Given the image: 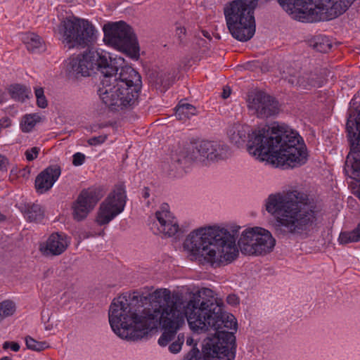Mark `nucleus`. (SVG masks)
Wrapping results in <instances>:
<instances>
[{"label": "nucleus", "instance_id": "obj_1", "mask_svg": "<svg viewBox=\"0 0 360 360\" xmlns=\"http://www.w3.org/2000/svg\"><path fill=\"white\" fill-rule=\"evenodd\" d=\"M186 295L167 288L148 295L141 289L128 291L112 300L108 315H233L225 313L223 301L214 298L209 288Z\"/></svg>", "mask_w": 360, "mask_h": 360}, {"label": "nucleus", "instance_id": "obj_2", "mask_svg": "<svg viewBox=\"0 0 360 360\" xmlns=\"http://www.w3.org/2000/svg\"><path fill=\"white\" fill-rule=\"evenodd\" d=\"M247 149L259 161L276 167H296L307 160V151L297 132L283 126L259 127L249 134Z\"/></svg>", "mask_w": 360, "mask_h": 360}, {"label": "nucleus", "instance_id": "obj_3", "mask_svg": "<svg viewBox=\"0 0 360 360\" xmlns=\"http://www.w3.org/2000/svg\"><path fill=\"white\" fill-rule=\"evenodd\" d=\"M266 211L275 215L274 229L279 238L301 236L316 221L314 206L307 195L297 191L271 194L266 201Z\"/></svg>", "mask_w": 360, "mask_h": 360}, {"label": "nucleus", "instance_id": "obj_4", "mask_svg": "<svg viewBox=\"0 0 360 360\" xmlns=\"http://www.w3.org/2000/svg\"><path fill=\"white\" fill-rule=\"evenodd\" d=\"M191 330L197 334L213 333L203 341L205 360H234L238 330L236 316H185Z\"/></svg>", "mask_w": 360, "mask_h": 360}, {"label": "nucleus", "instance_id": "obj_5", "mask_svg": "<svg viewBox=\"0 0 360 360\" xmlns=\"http://www.w3.org/2000/svg\"><path fill=\"white\" fill-rule=\"evenodd\" d=\"M240 227L231 230L219 227L200 228L191 232L184 248L196 257H202L212 266L226 265L238 255L236 245Z\"/></svg>", "mask_w": 360, "mask_h": 360}, {"label": "nucleus", "instance_id": "obj_6", "mask_svg": "<svg viewBox=\"0 0 360 360\" xmlns=\"http://www.w3.org/2000/svg\"><path fill=\"white\" fill-rule=\"evenodd\" d=\"M113 332L120 338L139 341L148 339L159 328L162 335L158 344L167 346L185 324V316H108Z\"/></svg>", "mask_w": 360, "mask_h": 360}, {"label": "nucleus", "instance_id": "obj_7", "mask_svg": "<svg viewBox=\"0 0 360 360\" xmlns=\"http://www.w3.org/2000/svg\"><path fill=\"white\" fill-rule=\"evenodd\" d=\"M119 70L109 72L99 85L98 94L112 111L129 110L139 103L142 87L141 77L130 66L117 64Z\"/></svg>", "mask_w": 360, "mask_h": 360}, {"label": "nucleus", "instance_id": "obj_8", "mask_svg": "<svg viewBox=\"0 0 360 360\" xmlns=\"http://www.w3.org/2000/svg\"><path fill=\"white\" fill-rule=\"evenodd\" d=\"M257 0H233L226 4L224 13L227 28L233 38L247 41L255 33L254 11Z\"/></svg>", "mask_w": 360, "mask_h": 360}, {"label": "nucleus", "instance_id": "obj_9", "mask_svg": "<svg viewBox=\"0 0 360 360\" xmlns=\"http://www.w3.org/2000/svg\"><path fill=\"white\" fill-rule=\"evenodd\" d=\"M123 65L124 60L121 57L110 58L108 61L106 56H103L97 51H84L75 57L69 59L67 65V71L69 75L79 78L80 77H89L98 70L103 75V77L109 72L119 70L117 64Z\"/></svg>", "mask_w": 360, "mask_h": 360}, {"label": "nucleus", "instance_id": "obj_10", "mask_svg": "<svg viewBox=\"0 0 360 360\" xmlns=\"http://www.w3.org/2000/svg\"><path fill=\"white\" fill-rule=\"evenodd\" d=\"M104 41L131 58L139 57V46L132 28L124 21L108 22L103 26Z\"/></svg>", "mask_w": 360, "mask_h": 360}, {"label": "nucleus", "instance_id": "obj_11", "mask_svg": "<svg viewBox=\"0 0 360 360\" xmlns=\"http://www.w3.org/2000/svg\"><path fill=\"white\" fill-rule=\"evenodd\" d=\"M355 0H302L299 13L311 22L325 21L345 13Z\"/></svg>", "mask_w": 360, "mask_h": 360}, {"label": "nucleus", "instance_id": "obj_12", "mask_svg": "<svg viewBox=\"0 0 360 360\" xmlns=\"http://www.w3.org/2000/svg\"><path fill=\"white\" fill-rule=\"evenodd\" d=\"M63 42L69 49L75 46L84 48L96 38V30L87 20L72 17L61 22Z\"/></svg>", "mask_w": 360, "mask_h": 360}, {"label": "nucleus", "instance_id": "obj_13", "mask_svg": "<svg viewBox=\"0 0 360 360\" xmlns=\"http://www.w3.org/2000/svg\"><path fill=\"white\" fill-rule=\"evenodd\" d=\"M276 245V240L268 230L254 227L243 231L238 245L243 254L261 255L271 252Z\"/></svg>", "mask_w": 360, "mask_h": 360}, {"label": "nucleus", "instance_id": "obj_14", "mask_svg": "<svg viewBox=\"0 0 360 360\" xmlns=\"http://www.w3.org/2000/svg\"><path fill=\"white\" fill-rule=\"evenodd\" d=\"M124 191L122 188L110 193L107 198L100 205L97 212L96 222L99 226L110 223L117 215L121 213L125 206Z\"/></svg>", "mask_w": 360, "mask_h": 360}, {"label": "nucleus", "instance_id": "obj_15", "mask_svg": "<svg viewBox=\"0 0 360 360\" xmlns=\"http://www.w3.org/2000/svg\"><path fill=\"white\" fill-rule=\"evenodd\" d=\"M248 108L258 118L265 119L278 114L280 105L274 97L259 91L249 96Z\"/></svg>", "mask_w": 360, "mask_h": 360}, {"label": "nucleus", "instance_id": "obj_16", "mask_svg": "<svg viewBox=\"0 0 360 360\" xmlns=\"http://www.w3.org/2000/svg\"><path fill=\"white\" fill-rule=\"evenodd\" d=\"M101 198L100 193L96 189L83 190L72 204L73 219L77 221L86 219Z\"/></svg>", "mask_w": 360, "mask_h": 360}, {"label": "nucleus", "instance_id": "obj_17", "mask_svg": "<svg viewBox=\"0 0 360 360\" xmlns=\"http://www.w3.org/2000/svg\"><path fill=\"white\" fill-rule=\"evenodd\" d=\"M215 142L216 141H200L195 148L188 149L185 152H181L179 158L175 160V163H176L180 168L184 169L196 160L198 156L211 160V159H213V157H215L213 155V148Z\"/></svg>", "mask_w": 360, "mask_h": 360}, {"label": "nucleus", "instance_id": "obj_18", "mask_svg": "<svg viewBox=\"0 0 360 360\" xmlns=\"http://www.w3.org/2000/svg\"><path fill=\"white\" fill-rule=\"evenodd\" d=\"M168 205H163L160 210L155 212V218L158 222L156 224L160 233L169 237L174 236L179 231L176 219L167 210Z\"/></svg>", "mask_w": 360, "mask_h": 360}, {"label": "nucleus", "instance_id": "obj_19", "mask_svg": "<svg viewBox=\"0 0 360 360\" xmlns=\"http://www.w3.org/2000/svg\"><path fill=\"white\" fill-rule=\"evenodd\" d=\"M61 173L58 165H51L41 172L35 179V188L39 193H44L50 190L58 180Z\"/></svg>", "mask_w": 360, "mask_h": 360}, {"label": "nucleus", "instance_id": "obj_20", "mask_svg": "<svg viewBox=\"0 0 360 360\" xmlns=\"http://www.w3.org/2000/svg\"><path fill=\"white\" fill-rule=\"evenodd\" d=\"M68 243L65 235L55 233L49 237L45 247L41 246L40 250L46 255H60L68 248Z\"/></svg>", "mask_w": 360, "mask_h": 360}, {"label": "nucleus", "instance_id": "obj_21", "mask_svg": "<svg viewBox=\"0 0 360 360\" xmlns=\"http://www.w3.org/2000/svg\"><path fill=\"white\" fill-rule=\"evenodd\" d=\"M25 43L27 50L30 52H43L46 50L44 41L35 33L28 34L25 39Z\"/></svg>", "mask_w": 360, "mask_h": 360}, {"label": "nucleus", "instance_id": "obj_22", "mask_svg": "<svg viewBox=\"0 0 360 360\" xmlns=\"http://www.w3.org/2000/svg\"><path fill=\"white\" fill-rule=\"evenodd\" d=\"M321 85V81L316 74L304 73L300 77L297 87L302 89H309L311 87H319Z\"/></svg>", "mask_w": 360, "mask_h": 360}, {"label": "nucleus", "instance_id": "obj_23", "mask_svg": "<svg viewBox=\"0 0 360 360\" xmlns=\"http://www.w3.org/2000/svg\"><path fill=\"white\" fill-rule=\"evenodd\" d=\"M175 115L179 120L184 121L196 114V108L189 103H179L176 107Z\"/></svg>", "mask_w": 360, "mask_h": 360}, {"label": "nucleus", "instance_id": "obj_24", "mask_svg": "<svg viewBox=\"0 0 360 360\" xmlns=\"http://www.w3.org/2000/svg\"><path fill=\"white\" fill-rule=\"evenodd\" d=\"M338 240L340 244H347L360 241V222L353 231L341 232Z\"/></svg>", "mask_w": 360, "mask_h": 360}, {"label": "nucleus", "instance_id": "obj_25", "mask_svg": "<svg viewBox=\"0 0 360 360\" xmlns=\"http://www.w3.org/2000/svg\"><path fill=\"white\" fill-rule=\"evenodd\" d=\"M25 214L30 221H39L44 217V211L41 207L37 204L28 205Z\"/></svg>", "mask_w": 360, "mask_h": 360}, {"label": "nucleus", "instance_id": "obj_26", "mask_svg": "<svg viewBox=\"0 0 360 360\" xmlns=\"http://www.w3.org/2000/svg\"><path fill=\"white\" fill-rule=\"evenodd\" d=\"M229 155V146L222 142L216 141L213 148V155L215 157H213V159H211V160L218 161L219 160H224L227 158Z\"/></svg>", "mask_w": 360, "mask_h": 360}, {"label": "nucleus", "instance_id": "obj_27", "mask_svg": "<svg viewBox=\"0 0 360 360\" xmlns=\"http://www.w3.org/2000/svg\"><path fill=\"white\" fill-rule=\"evenodd\" d=\"M8 91L11 98L16 101H24L27 97L26 88L20 84L11 85Z\"/></svg>", "mask_w": 360, "mask_h": 360}, {"label": "nucleus", "instance_id": "obj_28", "mask_svg": "<svg viewBox=\"0 0 360 360\" xmlns=\"http://www.w3.org/2000/svg\"><path fill=\"white\" fill-rule=\"evenodd\" d=\"M301 77L300 73L296 70L289 67L283 72L282 77L292 86H298L300 77Z\"/></svg>", "mask_w": 360, "mask_h": 360}, {"label": "nucleus", "instance_id": "obj_29", "mask_svg": "<svg viewBox=\"0 0 360 360\" xmlns=\"http://www.w3.org/2000/svg\"><path fill=\"white\" fill-rule=\"evenodd\" d=\"M25 343L29 349L37 352H41L49 347L46 342H37L30 336H27L25 338Z\"/></svg>", "mask_w": 360, "mask_h": 360}, {"label": "nucleus", "instance_id": "obj_30", "mask_svg": "<svg viewBox=\"0 0 360 360\" xmlns=\"http://www.w3.org/2000/svg\"><path fill=\"white\" fill-rule=\"evenodd\" d=\"M15 304L11 300H6L0 302V315H13L15 312Z\"/></svg>", "mask_w": 360, "mask_h": 360}, {"label": "nucleus", "instance_id": "obj_31", "mask_svg": "<svg viewBox=\"0 0 360 360\" xmlns=\"http://www.w3.org/2000/svg\"><path fill=\"white\" fill-rule=\"evenodd\" d=\"M39 118V116H37L36 115H28L25 116L23 122L22 124V131H24V132L30 131L35 126Z\"/></svg>", "mask_w": 360, "mask_h": 360}, {"label": "nucleus", "instance_id": "obj_32", "mask_svg": "<svg viewBox=\"0 0 360 360\" xmlns=\"http://www.w3.org/2000/svg\"><path fill=\"white\" fill-rule=\"evenodd\" d=\"M170 74L167 71H160L157 73L155 83L162 86L164 88H168L171 84Z\"/></svg>", "mask_w": 360, "mask_h": 360}, {"label": "nucleus", "instance_id": "obj_33", "mask_svg": "<svg viewBox=\"0 0 360 360\" xmlns=\"http://www.w3.org/2000/svg\"><path fill=\"white\" fill-rule=\"evenodd\" d=\"M314 48L319 52L326 53L330 50L332 45L326 38H321L315 42Z\"/></svg>", "mask_w": 360, "mask_h": 360}, {"label": "nucleus", "instance_id": "obj_34", "mask_svg": "<svg viewBox=\"0 0 360 360\" xmlns=\"http://www.w3.org/2000/svg\"><path fill=\"white\" fill-rule=\"evenodd\" d=\"M184 342V334H179L177 336V340L174 342H173L169 346V350L173 353L176 354L180 352L181 347Z\"/></svg>", "mask_w": 360, "mask_h": 360}, {"label": "nucleus", "instance_id": "obj_35", "mask_svg": "<svg viewBox=\"0 0 360 360\" xmlns=\"http://www.w3.org/2000/svg\"><path fill=\"white\" fill-rule=\"evenodd\" d=\"M42 322L45 326V329L47 330H52L54 326H56L58 321L56 316H42Z\"/></svg>", "mask_w": 360, "mask_h": 360}, {"label": "nucleus", "instance_id": "obj_36", "mask_svg": "<svg viewBox=\"0 0 360 360\" xmlns=\"http://www.w3.org/2000/svg\"><path fill=\"white\" fill-rule=\"evenodd\" d=\"M184 360H205L202 358L198 348L193 347L184 357Z\"/></svg>", "mask_w": 360, "mask_h": 360}, {"label": "nucleus", "instance_id": "obj_37", "mask_svg": "<svg viewBox=\"0 0 360 360\" xmlns=\"http://www.w3.org/2000/svg\"><path fill=\"white\" fill-rule=\"evenodd\" d=\"M245 139V131L243 130H238L237 133L234 131L231 137L232 142H234L236 144H240V142H244Z\"/></svg>", "mask_w": 360, "mask_h": 360}, {"label": "nucleus", "instance_id": "obj_38", "mask_svg": "<svg viewBox=\"0 0 360 360\" xmlns=\"http://www.w3.org/2000/svg\"><path fill=\"white\" fill-rule=\"evenodd\" d=\"M108 139L107 134L101 135L98 136H94L88 139L87 143L90 146H98L103 143Z\"/></svg>", "mask_w": 360, "mask_h": 360}, {"label": "nucleus", "instance_id": "obj_39", "mask_svg": "<svg viewBox=\"0 0 360 360\" xmlns=\"http://www.w3.org/2000/svg\"><path fill=\"white\" fill-rule=\"evenodd\" d=\"M39 148L32 147L25 151V155L28 161H32L36 159L39 153Z\"/></svg>", "mask_w": 360, "mask_h": 360}, {"label": "nucleus", "instance_id": "obj_40", "mask_svg": "<svg viewBox=\"0 0 360 360\" xmlns=\"http://www.w3.org/2000/svg\"><path fill=\"white\" fill-rule=\"evenodd\" d=\"M85 155L81 153H76L73 155L72 164L75 166H80L84 162Z\"/></svg>", "mask_w": 360, "mask_h": 360}, {"label": "nucleus", "instance_id": "obj_41", "mask_svg": "<svg viewBox=\"0 0 360 360\" xmlns=\"http://www.w3.org/2000/svg\"><path fill=\"white\" fill-rule=\"evenodd\" d=\"M186 28L184 27H178L176 30V34L177 35L181 43L183 41L184 37L186 34Z\"/></svg>", "mask_w": 360, "mask_h": 360}, {"label": "nucleus", "instance_id": "obj_42", "mask_svg": "<svg viewBox=\"0 0 360 360\" xmlns=\"http://www.w3.org/2000/svg\"><path fill=\"white\" fill-rule=\"evenodd\" d=\"M228 304L235 306L239 302L238 297L236 295H229L226 298Z\"/></svg>", "mask_w": 360, "mask_h": 360}, {"label": "nucleus", "instance_id": "obj_43", "mask_svg": "<svg viewBox=\"0 0 360 360\" xmlns=\"http://www.w3.org/2000/svg\"><path fill=\"white\" fill-rule=\"evenodd\" d=\"M196 44L199 48H205V49H208L209 41L202 38H197Z\"/></svg>", "mask_w": 360, "mask_h": 360}, {"label": "nucleus", "instance_id": "obj_44", "mask_svg": "<svg viewBox=\"0 0 360 360\" xmlns=\"http://www.w3.org/2000/svg\"><path fill=\"white\" fill-rule=\"evenodd\" d=\"M37 104L41 108H45L48 105L47 100L45 96L37 98Z\"/></svg>", "mask_w": 360, "mask_h": 360}, {"label": "nucleus", "instance_id": "obj_45", "mask_svg": "<svg viewBox=\"0 0 360 360\" xmlns=\"http://www.w3.org/2000/svg\"><path fill=\"white\" fill-rule=\"evenodd\" d=\"M8 165V160L4 156L0 155V171L6 169Z\"/></svg>", "mask_w": 360, "mask_h": 360}, {"label": "nucleus", "instance_id": "obj_46", "mask_svg": "<svg viewBox=\"0 0 360 360\" xmlns=\"http://www.w3.org/2000/svg\"><path fill=\"white\" fill-rule=\"evenodd\" d=\"M231 89L229 87L226 86V87L224 88L223 92L221 94L222 98H229L230 96V95H231Z\"/></svg>", "mask_w": 360, "mask_h": 360}, {"label": "nucleus", "instance_id": "obj_47", "mask_svg": "<svg viewBox=\"0 0 360 360\" xmlns=\"http://www.w3.org/2000/svg\"><path fill=\"white\" fill-rule=\"evenodd\" d=\"M34 94L37 98L44 96V89L41 87L35 89Z\"/></svg>", "mask_w": 360, "mask_h": 360}, {"label": "nucleus", "instance_id": "obj_48", "mask_svg": "<svg viewBox=\"0 0 360 360\" xmlns=\"http://www.w3.org/2000/svg\"><path fill=\"white\" fill-rule=\"evenodd\" d=\"M11 349L14 352H18L20 349V345L18 342H11Z\"/></svg>", "mask_w": 360, "mask_h": 360}, {"label": "nucleus", "instance_id": "obj_49", "mask_svg": "<svg viewBox=\"0 0 360 360\" xmlns=\"http://www.w3.org/2000/svg\"><path fill=\"white\" fill-rule=\"evenodd\" d=\"M150 195V193H149V188L148 187H144V188L143 189V191H142V196L144 198H148Z\"/></svg>", "mask_w": 360, "mask_h": 360}, {"label": "nucleus", "instance_id": "obj_50", "mask_svg": "<svg viewBox=\"0 0 360 360\" xmlns=\"http://www.w3.org/2000/svg\"><path fill=\"white\" fill-rule=\"evenodd\" d=\"M202 34L204 37L207 38L208 41H211V39H212L211 35H210V34L207 31L202 30Z\"/></svg>", "mask_w": 360, "mask_h": 360}, {"label": "nucleus", "instance_id": "obj_51", "mask_svg": "<svg viewBox=\"0 0 360 360\" xmlns=\"http://www.w3.org/2000/svg\"><path fill=\"white\" fill-rule=\"evenodd\" d=\"M193 342V339L192 338H188L186 340V344L188 345H191Z\"/></svg>", "mask_w": 360, "mask_h": 360}, {"label": "nucleus", "instance_id": "obj_52", "mask_svg": "<svg viewBox=\"0 0 360 360\" xmlns=\"http://www.w3.org/2000/svg\"><path fill=\"white\" fill-rule=\"evenodd\" d=\"M9 347H11V342H5L3 345V348L4 349H7Z\"/></svg>", "mask_w": 360, "mask_h": 360}, {"label": "nucleus", "instance_id": "obj_53", "mask_svg": "<svg viewBox=\"0 0 360 360\" xmlns=\"http://www.w3.org/2000/svg\"><path fill=\"white\" fill-rule=\"evenodd\" d=\"M5 219L4 215L0 213V221H4Z\"/></svg>", "mask_w": 360, "mask_h": 360}, {"label": "nucleus", "instance_id": "obj_54", "mask_svg": "<svg viewBox=\"0 0 360 360\" xmlns=\"http://www.w3.org/2000/svg\"><path fill=\"white\" fill-rule=\"evenodd\" d=\"M0 360H11L8 356H4L0 359Z\"/></svg>", "mask_w": 360, "mask_h": 360}, {"label": "nucleus", "instance_id": "obj_55", "mask_svg": "<svg viewBox=\"0 0 360 360\" xmlns=\"http://www.w3.org/2000/svg\"><path fill=\"white\" fill-rule=\"evenodd\" d=\"M26 172H27V169H25H25L22 170V176H25V175Z\"/></svg>", "mask_w": 360, "mask_h": 360}, {"label": "nucleus", "instance_id": "obj_56", "mask_svg": "<svg viewBox=\"0 0 360 360\" xmlns=\"http://www.w3.org/2000/svg\"><path fill=\"white\" fill-rule=\"evenodd\" d=\"M105 234V232L103 230L102 231H101L98 235V236H103Z\"/></svg>", "mask_w": 360, "mask_h": 360}, {"label": "nucleus", "instance_id": "obj_57", "mask_svg": "<svg viewBox=\"0 0 360 360\" xmlns=\"http://www.w3.org/2000/svg\"><path fill=\"white\" fill-rule=\"evenodd\" d=\"M107 127V124H102L99 125V128H103V127Z\"/></svg>", "mask_w": 360, "mask_h": 360}, {"label": "nucleus", "instance_id": "obj_58", "mask_svg": "<svg viewBox=\"0 0 360 360\" xmlns=\"http://www.w3.org/2000/svg\"><path fill=\"white\" fill-rule=\"evenodd\" d=\"M247 68H248V69L251 68V64L250 63H248L247 64Z\"/></svg>", "mask_w": 360, "mask_h": 360}, {"label": "nucleus", "instance_id": "obj_59", "mask_svg": "<svg viewBox=\"0 0 360 360\" xmlns=\"http://www.w3.org/2000/svg\"><path fill=\"white\" fill-rule=\"evenodd\" d=\"M4 316H0V321H2V319H3V318H4Z\"/></svg>", "mask_w": 360, "mask_h": 360}, {"label": "nucleus", "instance_id": "obj_60", "mask_svg": "<svg viewBox=\"0 0 360 360\" xmlns=\"http://www.w3.org/2000/svg\"><path fill=\"white\" fill-rule=\"evenodd\" d=\"M216 37H217V39H220V37H219V35H217V36H216Z\"/></svg>", "mask_w": 360, "mask_h": 360}, {"label": "nucleus", "instance_id": "obj_61", "mask_svg": "<svg viewBox=\"0 0 360 360\" xmlns=\"http://www.w3.org/2000/svg\"><path fill=\"white\" fill-rule=\"evenodd\" d=\"M2 102V99L0 98V103Z\"/></svg>", "mask_w": 360, "mask_h": 360}]
</instances>
